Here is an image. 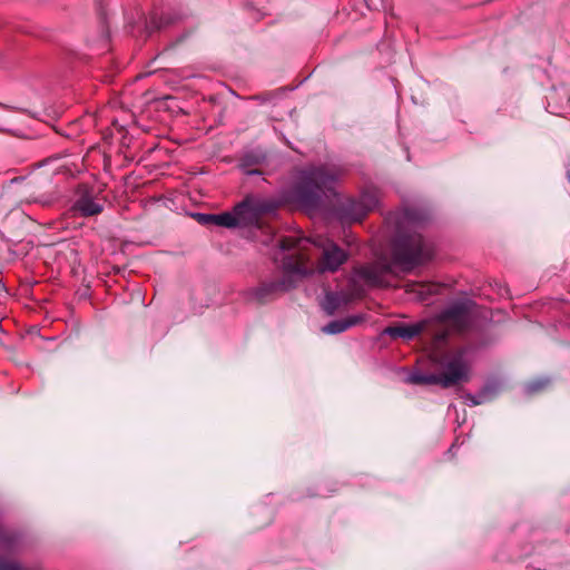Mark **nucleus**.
<instances>
[{"label": "nucleus", "mask_w": 570, "mask_h": 570, "mask_svg": "<svg viewBox=\"0 0 570 570\" xmlns=\"http://www.w3.org/2000/svg\"><path fill=\"white\" fill-rule=\"evenodd\" d=\"M423 209L409 207L401 213H392L386 224L393 229L392 258L403 272L429 262L433 257L432 247L413 228L428 219Z\"/></svg>", "instance_id": "f257e3e1"}, {"label": "nucleus", "mask_w": 570, "mask_h": 570, "mask_svg": "<svg viewBox=\"0 0 570 570\" xmlns=\"http://www.w3.org/2000/svg\"><path fill=\"white\" fill-rule=\"evenodd\" d=\"M448 337V330L436 331L433 334L430 356L435 371L430 374L414 373L409 377L410 383L450 389L470 381L471 362L468 357V350L463 347L444 350Z\"/></svg>", "instance_id": "f03ea898"}, {"label": "nucleus", "mask_w": 570, "mask_h": 570, "mask_svg": "<svg viewBox=\"0 0 570 570\" xmlns=\"http://www.w3.org/2000/svg\"><path fill=\"white\" fill-rule=\"evenodd\" d=\"M336 171L327 166H312L299 173L292 189V199L299 208L315 212L335 195Z\"/></svg>", "instance_id": "7ed1b4c3"}, {"label": "nucleus", "mask_w": 570, "mask_h": 570, "mask_svg": "<svg viewBox=\"0 0 570 570\" xmlns=\"http://www.w3.org/2000/svg\"><path fill=\"white\" fill-rule=\"evenodd\" d=\"M279 246L284 250L296 249L297 252L293 255L305 261L311 268L308 274L314 271V263L312 262L314 256H317L316 268L321 273L335 272L347 259L344 249L333 240L320 235L314 238L282 237Z\"/></svg>", "instance_id": "20e7f679"}, {"label": "nucleus", "mask_w": 570, "mask_h": 570, "mask_svg": "<svg viewBox=\"0 0 570 570\" xmlns=\"http://www.w3.org/2000/svg\"><path fill=\"white\" fill-rule=\"evenodd\" d=\"M309 266L306 265L302 257H295L289 254L284 257V273L274 281L262 283L255 291L256 299L261 304H265L294 288L298 278L308 275Z\"/></svg>", "instance_id": "39448f33"}, {"label": "nucleus", "mask_w": 570, "mask_h": 570, "mask_svg": "<svg viewBox=\"0 0 570 570\" xmlns=\"http://www.w3.org/2000/svg\"><path fill=\"white\" fill-rule=\"evenodd\" d=\"M277 208L278 203L274 199L247 196L235 206V213L243 218L244 226H259L262 217L275 213Z\"/></svg>", "instance_id": "423d86ee"}, {"label": "nucleus", "mask_w": 570, "mask_h": 570, "mask_svg": "<svg viewBox=\"0 0 570 570\" xmlns=\"http://www.w3.org/2000/svg\"><path fill=\"white\" fill-rule=\"evenodd\" d=\"M471 306L469 302L458 303L442 312L441 321L445 325L442 330L450 332L449 327H451L458 332H464L471 322Z\"/></svg>", "instance_id": "0eeeda50"}, {"label": "nucleus", "mask_w": 570, "mask_h": 570, "mask_svg": "<svg viewBox=\"0 0 570 570\" xmlns=\"http://www.w3.org/2000/svg\"><path fill=\"white\" fill-rule=\"evenodd\" d=\"M354 272L368 285L384 286L385 276L393 273V264L386 258H382L373 264L357 266Z\"/></svg>", "instance_id": "6e6552de"}, {"label": "nucleus", "mask_w": 570, "mask_h": 570, "mask_svg": "<svg viewBox=\"0 0 570 570\" xmlns=\"http://www.w3.org/2000/svg\"><path fill=\"white\" fill-rule=\"evenodd\" d=\"M50 180L48 177H33L23 179L21 186V194L26 196L28 203H42L47 204L50 199V191L48 187Z\"/></svg>", "instance_id": "1a4fd4ad"}, {"label": "nucleus", "mask_w": 570, "mask_h": 570, "mask_svg": "<svg viewBox=\"0 0 570 570\" xmlns=\"http://www.w3.org/2000/svg\"><path fill=\"white\" fill-rule=\"evenodd\" d=\"M274 521V511L271 507L257 503L250 507L244 519V527L248 532L259 531Z\"/></svg>", "instance_id": "9d476101"}, {"label": "nucleus", "mask_w": 570, "mask_h": 570, "mask_svg": "<svg viewBox=\"0 0 570 570\" xmlns=\"http://www.w3.org/2000/svg\"><path fill=\"white\" fill-rule=\"evenodd\" d=\"M428 325V322H419V323H396L394 325L387 326L384 330V333L389 335L391 338H402L404 341H411L417 335L422 334Z\"/></svg>", "instance_id": "9b49d317"}, {"label": "nucleus", "mask_w": 570, "mask_h": 570, "mask_svg": "<svg viewBox=\"0 0 570 570\" xmlns=\"http://www.w3.org/2000/svg\"><path fill=\"white\" fill-rule=\"evenodd\" d=\"M72 209L82 217H90L99 215L104 206L96 203L90 195L83 194L75 202Z\"/></svg>", "instance_id": "f8f14e48"}, {"label": "nucleus", "mask_w": 570, "mask_h": 570, "mask_svg": "<svg viewBox=\"0 0 570 570\" xmlns=\"http://www.w3.org/2000/svg\"><path fill=\"white\" fill-rule=\"evenodd\" d=\"M340 212L345 219L352 222H361L367 215L363 205L358 200L352 198L341 203Z\"/></svg>", "instance_id": "ddd939ff"}, {"label": "nucleus", "mask_w": 570, "mask_h": 570, "mask_svg": "<svg viewBox=\"0 0 570 570\" xmlns=\"http://www.w3.org/2000/svg\"><path fill=\"white\" fill-rule=\"evenodd\" d=\"M362 321L363 317L360 315H352L346 318L335 320L325 325L323 327V332L331 335L340 334L360 324Z\"/></svg>", "instance_id": "4468645a"}, {"label": "nucleus", "mask_w": 570, "mask_h": 570, "mask_svg": "<svg viewBox=\"0 0 570 570\" xmlns=\"http://www.w3.org/2000/svg\"><path fill=\"white\" fill-rule=\"evenodd\" d=\"M176 17L170 13L161 14L160 17L153 16L149 22L146 23L148 35L156 30H161L176 22Z\"/></svg>", "instance_id": "2eb2a0df"}, {"label": "nucleus", "mask_w": 570, "mask_h": 570, "mask_svg": "<svg viewBox=\"0 0 570 570\" xmlns=\"http://www.w3.org/2000/svg\"><path fill=\"white\" fill-rule=\"evenodd\" d=\"M243 225V218L235 213L225 212L222 214H217L216 226H222L226 228H235L237 226Z\"/></svg>", "instance_id": "dca6fc26"}, {"label": "nucleus", "mask_w": 570, "mask_h": 570, "mask_svg": "<svg viewBox=\"0 0 570 570\" xmlns=\"http://www.w3.org/2000/svg\"><path fill=\"white\" fill-rule=\"evenodd\" d=\"M347 301L342 298L336 293H327L324 302V309L328 315L335 314V312L341 307L342 304H345Z\"/></svg>", "instance_id": "f3484780"}, {"label": "nucleus", "mask_w": 570, "mask_h": 570, "mask_svg": "<svg viewBox=\"0 0 570 570\" xmlns=\"http://www.w3.org/2000/svg\"><path fill=\"white\" fill-rule=\"evenodd\" d=\"M550 384L551 380L549 377H538L529 381L525 389L529 394H537L547 390Z\"/></svg>", "instance_id": "a211bd4d"}, {"label": "nucleus", "mask_w": 570, "mask_h": 570, "mask_svg": "<svg viewBox=\"0 0 570 570\" xmlns=\"http://www.w3.org/2000/svg\"><path fill=\"white\" fill-rule=\"evenodd\" d=\"M259 163V157L253 153L246 154L242 159V167L244 168L247 175H258L262 174L258 169H253L252 166Z\"/></svg>", "instance_id": "6ab92c4d"}, {"label": "nucleus", "mask_w": 570, "mask_h": 570, "mask_svg": "<svg viewBox=\"0 0 570 570\" xmlns=\"http://www.w3.org/2000/svg\"><path fill=\"white\" fill-rule=\"evenodd\" d=\"M358 202L363 205L364 209L368 213L376 207L379 199H377V195L375 191H365L362 194Z\"/></svg>", "instance_id": "aec40b11"}, {"label": "nucleus", "mask_w": 570, "mask_h": 570, "mask_svg": "<svg viewBox=\"0 0 570 570\" xmlns=\"http://www.w3.org/2000/svg\"><path fill=\"white\" fill-rule=\"evenodd\" d=\"M0 570H38L35 567L23 564L17 560L0 559Z\"/></svg>", "instance_id": "412c9836"}, {"label": "nucleus", "mask_w": 570, "mask_h": 570, "mask_svg": "<svg viewBox=\"0 0 570 570\" xmlns=\"http://www.w3.org/2000/svg\"><path fill=\"white\" fill-rule=\"evenodd\" d=\"M410 292H415L416 287H419L417 292L421 295L424 294H433L434 293V285L432 284H424V283H412L407 285Z\"/></svg>", "instance_id": "4be33fe9"}, {"label": "nucleus", "mask_w": 570, "mask_h": 570, "mask_svg": "<svg viewBox=\"0 0 570 570\" xmlns=\"http://www.w3.org/2000/svg\"><path fill=\"white\" fill-rule=\"evenodd\" d=\"M498 394V389L494 384H488L485 385L482 391L480 392V397L482 401H491L493 400Z\"/></svg>", "instance_id": "5701e85b"}, {"label": "nucleus", "mask_w": 570, "mask_h": 570, "mask_svg": "<svg viewBox=\"0 0 570 570\" xmlns=\"http://www.w3.org/2000/svg\"><path fill=\"white\" fill-rule=\"evenodd\" d=\"M217 214H197V220L202 225H216Z\"/></svg>", "instance_id": "b1692460"}, {"label": "nucleus", "mask_w": 570, "mask_h": 570, "mask_svg": "<svg viewBox=\"0 0 570 570\" xmlns=\"http://www.w3.org/2000/svg\"><path fill=\"white\" fill-rule=\"evenodd\" d=\"M468 400L471 402L472 405H480L485 402V401H482V399L480 397V394L478 396L468 395Z\"/></svg>", "instance_id": "393cba45"}, {"label": "nucleus", "mask_w": 570, "mask_h": 570, "mask_svg": "<svg viewBox=\"0 0 570 570\" xmlns=\"http://www.w3.org/2000/svg\"><path fill=\"white\" fill-rule=\"evenodd\" d=\"M17 216L21 217V214H17ZM16 217V215L11 216V217H8L7 220L10 222L12 220L13 218Z\"/></svg>", "instance_id": "a878e982"}]
</instances>
